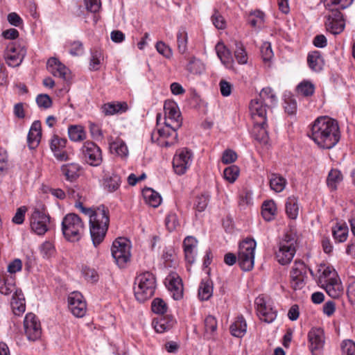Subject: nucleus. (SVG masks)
<instances>
[{
    "label": "nucleus",
    "instance_id": "obj_1",
    "mask_svg": "<svg viewBox=\"0 0 355 355\" xmlns=\"http://www.w3.org/2000/svg\"><path fill=\"white\" fill-rule=\"evenodd\" d=\"M309 136L320 148L331 149L340 139L338 123L329 116L318 117L312 125Z\"/></svg>",
    "mask_w": 355,
    "mask_h": 355
},
{
    "label": "nucleus",
    "instance_id": "obj_2",
    "mask_svg": "<svg viewBox=\"0 0 355 355\" xmlns=\"http://www.w3.org/2000/svg\"><path fill=\"white\" fill-rule=\"evenodd\" d=\"M80 211L89 216L90 235L94 245L96 247L103 241L107 231L109 211L102 205L94 209L84 207Z\"/></svg>",
    "mask_w": 355,
    "mask_h": 355
},
{
    "label": "nucleus",
    "instance_id": "obj_3",
    "mask_svg": "<svg viewBox=\"0 0 355 355\" xmlns=\"http://www.w3.org/2000/svg\"><path fill=\"white\" fill-rule=\"evenodd\" d=\"M156 287V279L150 272L138 275L134 282V293L136 300L144 302L153 297Z\"/></svg>",
    "mask_w": 355,
    "mask_h": 355
},
{
    "label": "nucleus",
    "instance_id": "obj_4",
    "mask_svg": "<svg viewBox=\"0 0 355 355\" xmlns=\"http://www.w3.org/2000/svg\"><path fill=\"white\" fill-rule=\"evenodd\" d=\"M62 232L66 240L69 242H76L82 238L85 232V225L77 214H69L62 219Z\"/></svg>",
    "mask_w": 355,
    "mask_h": 355
},
{
    "label": "nucleus",
    "instance_id": "obj_5",
    "mask_svg": "<svg viewBox=\"0 0 355 355\" xmlns=\"http://www.w3.org/2000/svg\"><path fill=\"white\" fill-rule=\"evenodd\" d=\"M256 246V241L248 238L239 244L238 264L242 270L250 271L254 268Z\"/></svg>",
    "mask_w": 355,
    "mask_h": 355
},
{
    "label": "nucleus",
    "instance_id": "obj_6",
    "mask_svg": "<svg viewBox=\"0 0 355 355\" xmlns=\"http://www.w3.org/2000/svg\"><path fill=\"white\" fill-rule=\"evenodd\" d=\"M297 241L290 234H286L278 244V250L275 252L277 261L282 265L291 262L296 252Z\"/></svg>",
    "mask_w": 355,
    "mask_h": 355
},
{
    "label": "nucleus",
    "instance_id": "obj_7",
    "mask_svg": "<svg viewBox=\"0 0 355 355\" xmlns=\"http://www.w3.org/2000/svg\"><path fill=\"white\" fill-rule=\"evenodd\" d=\"M307 270L311 275L314 277V272L312 269L308 268L302 261H295L290 273L291 286L293 290H301L306 284L307 278Z\"/></svg>",
    "mask_w": 355,
    "mask_h": 355
},
{
    "label": "nucleus",
    "instance_id": "obj_8",
    "mask_svg": "<svg viewBox=\"0 0 355 355\" xmlns=\"http://www.w3.org/2000/svg\"><path fill=\"white\" fill-rule=\"evenodd\" d=\"M178 129L173 126L165 125V128L153 132L151 139L161 147L169 148L173 146L178 143Z\"/></svg>",
    "mask_w": 355,
    "mask_h": 355
},
{
    "label": "nucleus",
    "instance_id": "obj_9",
    "mask_svg": "<svg viewBox=\"0 0 355 355\" xmlns=\"http://www.w3.org/2000/svg\"><path fill=\"white\" fill-rule=\"evenodd\" d=\"M111 251L116 264L121 268L130 260V245L128 241L123 238L117 239L113 242Z\"/></svg>",
    "mask_w": 355,
    "mask_h": 355
},
{
    "label": "nucleus",
    "instance_id": "obj_10",
    "mask_svg": "<svg viewBox=\"0 0 355 355\" xmlns=\"http://www.w3.org/2000/svg\"><path fill=\"white\" fill-rule=\"evenodd\" d=\"M29 220L31 228L36 234L42 236L49 230L50 216L38 208L34 209Z\"/></svg>",
    "mask_w": 355,
    "mask_h": 355
},
{
    "label": "nucleus",
    "instance_id": "obj_11",
    "mask_svg": "<svg viewBox=\"0 0 355 355\" xmlns=\"http://www.w3.org/2000/svg\"><path fill=\"white\" fill-rule=\"evenodd\" d=\"M193 159L192 152L187 148L178 149L173 159V167L176 174L181 175L190 167Z\"/></svg>",
    "mask_w": 355,
    "mask_h": 355
},
{
    "label": "nucleus",
    "instance_id": "obj_12",
    "mask_svg": "<svg viewBox=\"0 0 355 355\" xmlns=\"http://www.w3.org/2000/svg\"><path fill=\"white\" fill-rule=\"evenodd\" d=\"M83 159L93 166L101 165L103 161L101 148L93 141H85L81 148Z\"/></svg>",
    "mask_w": 355,
    "mask_h": 355
},
{
    "label": "nucleus",
    "instance_id": "obj_13",
    "mask_svg": "<svg viewBox=\"0 0 355 355\" xmlns=\"http://www.w3.org/2000/svg\"><path fill=\"white\" fill-rule=\"evenodd\" d=\"M257 315L260 320L270 323L277 317V311L273 309L269 300L263 296H259L255 300Z\"/></svg>",
    "mask_w": 355,
    "mask_h": 355
},
{
    "label": "nucleus",
    "instance_id": "obj_14",
    "mask_svg": "<svg viewBox=\"0 0 355 355\" xmlns=\"http://www.w3.org/2000/svg\"><path fill=\"white\" fill-rule=\"evenodd\" d=\"M26 53L24 47L16 46L14 43L9 44L4 52V58L7 64L12 67H18L22 62Z\"/></svg>",
    "mask_w": 355,
    "mask_h": 355
},
{
    "label": "nucleus",
    "instance_id": "obj_15",
    "mask_svg": "<svg viewBox=\"0 0 355 355\" xmlns=\"http://www.w3.org/2000/svg\"><path fill=\"white\" fill-rule=\"evenodd\" d=\"M24 327L28 340L34 341L40 338L42 334L40 322L33 313H28L26 315Z\"/></svg>",
    "mask_w": 355,
    "mask_h": 355
},
{
    "label": "nucleus",
    "instance_id": "obj_16",
    "mask_svg": "<svg viewBox=\"0 0 355 355\" xmlns=\"http://www.w3.org/2000/svg\"><path fill=\"white\" fill-rule=\"evenodd\" d=\"M309 348L313 355H322L324 345V331L320 328H313L308 334Z\"/></svg>",
    "mask_w": 355,
    "mask_h": 355
},
{
    "label": "nucleus",
    "instance_id": "obj_17",
    "mask_svg": "<svg viewBox=\"0 0 355 355\" xmlns=\"http://www.w3.org/2000/svg\"><path fill=\"white\" fill-rule=\"evenodd\" d=\"M345 21L343 14L338 10H331V12L327 17L325 26L328 31L337 35L343 31Z\"/></svg>",
    "mask_w": 355,
    "mask_h": 355
},
{
    "label": "nucleus",
    "instance_id": "obj_18",
    "mask_svg": "<svg viewBox=\"0 0 355 355\" xmlns=\"http://www.w3.org/2000/svg\"><path fill=\"white\" fill-rule=\"evenodd\" d=\"M164 109L165 114V125L180 128L182 125V119L180 112L175 103L172 102L165 103Z\"/></svg>",
    "mask_w": 355,
    "mask_h": 355
},
{
    "label": "nucleus",
    "instance_id": "obj_19",
    "mask_svg": "<svg viewBox=\"0 0 355 355\" xmlns=\"http://www.w3.org/2000/svg\"><path fill=\"white\" fill-rule=\"evenodd\" d=\"M69 309L76 317L81 318L86 313V303L79 292H73L68 297Z\"/></svg>",
    "mask_w": 355,
    "mask_h": 355
},
{
    "label": "nucleus",
    "instance_id": "obj_20",
    "mask_svg": "<svg viewBox=\"0 0 355 355\" xmlns=\"http://www.w3.org/2000/svg\"><path fill=\"white\" fill-rule=\"evenodd\" d=\"M270 105L263 103L257 98L252 99L250 103V112L254 122L260 121L262 123L266 121L267 110Z\"/></svg>",
    "mask_w": 355,
    "mask_h": 355
},
{
    "label": "nucleus",
    "instance_id": "obj_21",
    "mask_svg": "<svg viewBox=\"0 0 355 355\" xmlns=\"http://www.w3.org/2000/svg\"><path fill=\"white\" fill-rule=\"evenodd\" d=\"M47 68L54 76H58L64 80H67L70 78L69 69L55 58H51L48 60Z\"/></svg>",
    "mask_w": 355,
    "mask_h": 355
},
{
    "label": "nucleus",
    "instance_id": "obj_22",
    "mask_svg": "<svg viewBox=\"0 0 355 355\" xmlns=\"http://www.w3.org/2000/svg\"><path fill=\"white\" fill-rule=\"evenodd\" d=\"M81 170V166L74 162L63 164L60 167L62 175L70 182H74L78 180L80 175Z\"/></svg>",
    "mask_w": 355,
    "mask_h": 355
},
{
    "label": "nucleus",
    "instance_id": "obj_23",
    "mask_svg": "<svg viewBox=\"0 0 355 355\" xmlns=\"http://www.w3.org/2000/svg\"><path fill=\"white\" fill-rule=\"evenodd\" d=\"M166 285L168 289L173 293L175 300H180L183 294V286L181 279L175 274H171L166 278Z\"/></svg>",
    "mask_w": 355,
    "mask_h": 355
},
{
    "label": "nucleus",
    "instance_id": "obj_24",
    "mask_svg": "<svg viewBox=\"0 0 355 355\" xmlns=\"http://www.w3.org/2000/svg\"><path fill=\"white\" fill-rule=\"evenodd\" d=\"M318 273L319 274L318 279V285H324L326 282L332 281L338 277L335 269L325 263H321L318 266Z\"/></svg>",
    "mask_w": 355,
    "mask_h": 355
},
{
    "label": "nucleus",
    "instance_id": "obj_25",
    "mask_svg": "<svg viewBox=\"0 0 355 355\" xmlns=\"http://www.w3.org/2000/svg\"><path fill=\"white\" fill-rule=\"evenodd\" d=\"M42 137V128L40 121H35L29 130L27 142L30 149H35L40 144Z\"/></svg>",
    "mask_w": 355,
    "mask_h": 355
},
{
    "label": "nucleus",
    "instance_id": "obj_26",
    "mask_svg": "<svg viewBox=\"0 0 355 355\" xmlns=\"http://www.w3.org/2000/svg\"><path fill=\"white\" fill-rule=\"evenodd\" d=\"M197 244V239L192 236H187L183 241L185 260L189 264H192L195 261Z\"/></svg>",
    "mask_w": 355,
    "mask_h": 355
},
{
    "label": "nucleus",
    "instance_id": "obj_27",
    "mask_svg": "<svg viewBox=\"0 0 355 355\" xmlns=\"http://www.w3.org/2000/svg\"><path fill=\"white\" fill-rule=\"evenodd\" d=\"M267 123H261L255 121L252 130L253 135L256 140L263 144H268L269 141V136L267 130Z\"/></svg>",
    "mask_w": 355,
    "mask_h": 355
},
{
    "label": "nucleus",
    "instance_id": "obj_28",
    "mask_svg": "<svg viewBox=\"0 0 355 355\" xmlns=\"http://www.w3.org/2000/svg\"><path fill=\"white\" fill-rule=\"evenodd\" d=\"M10 304L12 312L15 315H20L25 311V299L21 291H15L12 294Z\"/></svg>",
    "mask_w": 355,
    "mask_h": 355
},
{
    "label": "nucleus",
    "instance_id": "obj_29",
    "mask_svg": "<svg viewBox=\"0 0 355 355\" xmlns=\"http://www.w3.org/2000/svg\"><path fill=\"white\" fill-rule=\"evenodd\" d=\"M307 63L312 71H320L324 64L322 53L318 51L310 52L307 56Z\"/></svg>",
    "mask_w": 355,
    "mask_h": 355
},
{
    "label": "nucleus",
    "instance_id": "obj_30",
    "mask_svg": "<svg viewBox=\"0 0 355 355\" xmlns=\"http://www.w3.org/2000/svg\"><path fill=\"white\" fill-rule=\"evenodd\" d=\"M18 291L15 285V278L13 275H5L0 278V293L8 295Z\"/></svg>",
    "mask_w": 355,
    "mask_h": 355
},
{
    "label": "nucleus",
    "instance_id": "obj_31",
    "mask_svg": "<svg viewBox=\"0 0 355 355\" xmlns=\"http://www.w3.org/2000/svg\"><path fill=\"white\" fill-rule=\"evenodd\" d=\"M128 109V106L125 102L107 103L102 107L103 112L107 116L124 113Z\"/></svg>",
    "mask_w": 355,
    "mask_h": 355
},
{
    "label": "nucleus",
    "instance_id": "obj_32",
    "mask_svg": "<svg viewBox=\"0 0 355 355\" xmlns=\"http://www.w3.org/2000/svg\"><path fill=\"white\" fill-rule=\"evenodd\" d=\"M216 51L221 62L227 67H230L234 62L232 53L223 43L218 42L216 45Z\"/></svg>",
    "mask_w": 355,
    "mask_h": 355
},
{
    "label": "nucleus",
    "instance_id": "obj_33",
    "mask_svg": "<svg viewBox=\"0 0 355 355\" xmlns=\"http://www.w3.org/2000/svg\"><path fill=\"white\" fill-rule=\"evenodd\" d=\"M110 150L112 154L125 158L128 155V149L125 143L120 138L114 141L109 139Z\"/></svg>",
    "mask_w": 355,
    "mask_h": 355
},
{
    "label": "nucleus",
    "instance_id": "obj_34",
    "mask_svg": "<svg viewBox=\"0 0 355 355\" xmlns=\"http://www.w3.org/2000/svg\"><path fill=\"white\" fill-rule=\"evenodd\" d=\"M230 332L234 337L242 338L247 331V323L242 315L238 316L231 324Z\"/></svg>",
    "mask_w": 355,
    "mask_h": 355
},
{
    "label": "nucleus",
    "instance_id": "obj_35",
    "mask_svg": "<svg viewBox=\"0 0 355 355\" xmlns=\"http://www.w3.org/2000/svg\"><path fill=\"white\" fill-rule=\"evenodd\" d=\"M320 287L324 288L327 294L332 298L338 297L341 295L343 291L338 277L332 281L326 282L324 285H320Z\"/></svg>",
    "mask_w": 355,
    "mask_h": 355
},
{
    "label": "nucleus",
    "instance_id": "obj_36",
    "mask_svg": "<svg viewBox=\"0 0 355 355\" xmlns=\"http://www.w3.org/2000/svg\"><path fill=\"white\" fill-rule=\"evenodd\" d=\"M269 184L272 191L280 193L285 189L287 180L278 173H272L269 177Z\"/></svg>",
    "mask_w": 355,
    "mask_h": 355
},
{
    "label": "nucleus",
    "instance_id": "obj_37",
    "mask_svg": "<svg viewBox=\"0 0 355 355\" xmlns=\"http://www.w3.org/2000/svg\"><path fill=\"white\" fill-rule=\"evenodd\" d=\"M213 294V283L209 278L202 279L199 288H198V297L204 301L208 300Z\"/></svg>",
    "mask_w": 355,
    "mask_h": 355
},
{
    "label": "nucleus",
    "instance_id": "obj_38",
    "mask_svg": "<svg viewBox=\"0 0 355 355\" xmlns=\"http://www.w3.org/2000/svg\"><path fill=\"white\" fill-rule=\"evenodd\" d=\"M184 58L188 60V64L186 66V69L190 73L193 74H200L205 70L204 64L200 59H198L195 56L187 57Z\"/></svg>",
    "mask_w": 355,
    "mask_h": 355
},
{
    "label": "nucleus",
    "instance_id": "obj_39",
    "mask_svg": "<svg viewBox=\"0 0 355 355\" xmlns=\"http://www.w3.org/2000/svg\"><path fill=\"white\" fill-rule=\"evenodd\" d=\"M143 196L145 201L153 207H157L162 202L160 195L150 188H146L143 190Z\"/></svg>",
    "mask_w": 355,
    "mask_h": 355
},
{
    "label": "nucleus",
    "instance_id": "obj_40",
    "mask_svg": "<svg viewBox=\"0 0 355 355\" xmlns=\"http://www.w3.org/2000/svg\"><path fill=\"white\" fill-rule=\"evenodd\" d=\"M257 98L270 106L275 105L277 101V96L270 87L263 88Z\"/></svg>",
    "mask_w": 355,
    "mask_h": 355
},
{
    "label": "nucleus",
    "instance_id": "obj_41",
    "mask_svg": "<svg viewBox=\"0 0 355 355\" xmlns=\"http://www.w3.org/2000/svg\"><path fill=\"white\" fill-rule=\"evenodd\" d=\"M286 212L288 216L291 219H295L298 216L299 207L297 199L292 196L287 198L286 202Z\"/></svg>",
    "mask_w": 355,
    "mask_h": 355
},
{
    "label": "nucleus",
    "instance_id": "obj_42",
    "mask_svg": "<svg viewBox=\"0 0 355 355\" xmlns=\"http://www.w3.org/2000/svg\"><path fill=\"white\" fill-rule=\"evenodd\" d=\"M103 54L100 49H94L91 51V58L89 61V69L97 71L100 69L101 61L103 60Z\"/></svg>",
    "mask_w": 355,
    "mask_h": 355
},
{
    "label": "nucleus",
    "instance_id": "obj_43",
    "mask_svg": "<svg viewBox=\"0 0 355 355\" xmlns=\"http://www.w3.org/2000/svg\"><path fill=\"white\" fill-rule=\"evenodd\" d=\"M178 49L180 53L184 54L187 50L188 33L186 28L181 27L177 33Z\"/></svg>",
    "mask_w": 355,
    "mask_h": 355
},
{
    "label": "nucleus",
    "instance_id": "obj_44",
    "mask_svg": "<svg viewBox=\"0 0 355 355\" xmlns=\"http://www.w3.org/2000/svg\"><path fill=\"white\" fill-rule=\"evenodd\" d=\"M69 137L71 141H80L86 138V133L81 125H71L68 129Z\"/></svg>",
    "mask_w": 355,
    "mask_h": 355
},
{
    "label": "nucleus",
    "instance_id": "obj_45",
    "mask_svg": "<svg viewBox=\"0 0 355 355\" xmlns=\"http://www.w3.org/2000/svg\"><path fill=\"white\" fill-rule=\"evenodd\" d=\"M276 211V205L273 200H267L263 203L261 214L266 220H271L275 215Z\"/></svg>",
    "mask_w": 355,
    "mask_h": 355
},
{
    "label": "nucleus",
    "instance_id": "obj_46",
    "mask_svg": "<svg viewBox=\"0 0 355 355\" xmlns=\"http://www.w3.org/2000/svg\"><path fill=\"white\" fill-rule=\"evenodd\" d=\"M343 180V175L340 171L337 169H331L329 173L327 183L329 188L332 190L337 189V185Z\"/></svg>",
    "mask_w": 355,
    "mask_h": 355
},
{
    "label": "nucleus",
    "instance_id": "obj_47",
    "mask_svg": "<svg viewBox=\"0 0 355 355\" xmlns=\"http://www.w3.org/2000/svg\"><path fill=\"white\" fill-rule=\"evenodd\" d=\"M121 182L119 175L112 174L104 180L103 185L109 192H114L119 188Z\"/></svg>",
    "mask_w": 355,
    "mask_h": 355
},
{
    "label": "nucleus",
    "instance_id": "obj_48",
    "mask_svg": "<svg viewBox=\"0 0 355 355\" xmlns=\"http://www.w3.org/2000/svg\"><path fill=\"white\" fill-rule=\"evenodd\" d=\"M332 233L334 238L336 241L339 243L344 242L347 238L348 227L345 224L338 225L333 228Z\"/></svg>",
    "mask_w": 355,
    "mask_h": 355
},
{
    "label": "nucleus",
    "instance_id": "obj_49",
    "mask_svg": "<svg viewBox=\"0 0 355 355\" xmlns=\"http://www.w3.org/2000/svg\"><path fill=\"white\" fill-rule=\"evenodd\" d=\"M217 329V320L212 315H208L205 319V336L211 338Z\"/></svg>",
    "mask_w": 355,
    "mask_h": 355
},
{
    "label": "nucleus",
    "instance_id": "obj_50",
    "mask_svg": "<svg viewBox=\"0 0 355 355\" xmlns=\"http://www.w3.org/2000/svg\"><path fill=\"white\" fill-rule=\"evenodd\" d=\"M236 49L234 56L239 64H243L248 62V55L243 44L240 42H235Z\"/></svg>",
    "mask_w": 355,
    "mask_h": 355
},
{
    "label": "nucleus",
    "instance_id": "obj_51",
    "mask_svg": "<svg viewBox=\"0 0 355 355\" xmlns=\"http://www.w3.org/2000/svg\"><path fill=\"white\" fill-rule=\"evenodd\" d=\"M40 249L42 257L46 259L53 257L55 253L54 244L49 241L44 242Z\"/></svg>",
    "mask_w": 355,
    "mask_h": 355
},
{
    "label": "nucleus",
    "instance_id": "obj_52",
    "mask_svg": "<svg viewBox=\"0 0 355 355\" xmlns=\"http://www.w3.org/2000/svg\"><path fill=\"white\" fill-rule=\"evenodd\" d=\"M152 311L157 314L163 315L167 311L166 303L161 298H155L152 302Z\"/></svg>",
    "mask_w": 355,
    "mask_h": 355
},
{
    "label": "nucleus",
    "instance_id": "obj_53",
    "mask_svg": "<svg viewBox=\"0 0 355 355\" xmlns=\"http://www.w3.org/2000/svg\"><path fill=\"white\" fill-rule=\"evenodd\" d=\"M239 168L234 165L227 167L223 171L224 178L230 183H233L239 176Z\"/></svg>",
    "mask_w": 355,
    "mask_h": 355
},
{
    "label": "nucleus",
    "instance_id": "obj_54",
    "mask_svg": "<svg viewBox=\"0 0 355 355\" xmlns=\"http://www.w3.org/2000/svg\"><path fill=\"white\" fill-rule=\"evenodd\" d=\"M264 13L259 10H254L250 12L249 18V24L252 27L260 26L263 22Z\"/></svg>",
    "mask_w": 355,
    "mask_h": 355
},
{
    "label": "nucleus",
    "instance_id": "obj_55",
    "mask_svg": "<svg viewBox=\"0 0 355 355\" xmlns=\"http://www.w3.org/2000/svg\"><path fill=\"white\" fill-rule=\"evenodd\" d=\"M314 85L309 81L302 82L297 86L298 93L304 96H310L313 95L314 93Z\"/></svg>",
    "mask_w": 355,
    "mask_h": 355
},
{
    "label": "nucleus",
    "instance_id": "obj_56",
    "mask_svg": "<svg viewBox=\"0 0 355 355\" xmlns=\"http://www.w3.org/2000/svg\"><path fill=\"white\" fill-rule=\"evenodd\" d=\"M67 139L54 135L51 141V149L54 153L56 150L64 149L66 146Z\"/></svg>",
    "mask_w": 355,
    "mask_h": 355
},
{
    "label": "nucleus",
    "instance_id": "obj_57",
    "mask_svg": "<svg viewBox=\"0 0 355 355\" xmlns=\"http://www.w3.org/2000/svg\"><path fill=\"white\" fill-rule=\"evenodd\" d=\"M165 224H166V228L170 232L175 230L176 229V227L178 226H179V220H178L176 214H175V213L168 214L165 219Z\"/></svg>",
    "mask_w": 355,
    "mask_h": 355
},
{
    "label": "nucleus",
    "instance_id": "obj_58",
    "mask_svg": "<svg viewBox=\"0 0 355 355\" xmlns=\"http://www.w3.org/2000/svg\"><path fill=\"white\" fill-rule=\"evenodd\" d=\"M341 349L342 355H355V343L352 340H343Z\"/></svg>",
    "mask_w": 355,
    "mask_h": 355
},
{
    "label": "nucleus",
    "instance_id": "obj_59",
    "mask_svg": "<svg viewBox=\"0 0 355 355\" xmlns=\"http://www.w3.org/2000/svg\"><path fill=\"white\" fill-rule=\"evenodd\" d=\"M26 211L27 207L26 206H21L19 207L12 219V223L17 225L22 224L24 221Z\"/></svg>",
    "mask_w": 355,
    "mask_h": 355
},
{
    "label": "nucleus",
    "instance_id": "obj_60",
    "mask_svg": "<svg viewBox=\"0 0 355 355\" xmlns=\"http://www.w3.org/2000/svg\"><path fill=\"white\" fill-rule=\"evenodd\" d=\"M37 105L44 109L49 108L52 105V101L47 94H39L36 98Z\"/></svg>",
    "mask_w": 355,
    "mask_h": 355
},
{
    "label": "nucleus",
    "instance_id": "obj_61",
    "mask_svg": "<svg viewBox=\"0 0 355 355\" xmlns=\"http://www.w3.org/2000/svg\"><path fill=\"white\" fill-rule=\"evenodd\" d=\"M211 20L216 28L224 29L225 28V21L218 10H214V13L211 16Z\"/></svg>",
    "mask_w": 355,
    "mask_h": 355
},
{
    "label": "nucleus",
    "instance_id": "obj_62",
    "mask_svg": "<svg viewBox=\"0 0 355 355\" xmlns=\"http://www.w3.org/2000/svg\"><path fill=\"white\" fill-rule=\"evenodd\" d=\"M209 202V196L207 194H202L196 198L195 206L198 211H203Z\"/></svg>",
    "mask_w": 355,
    "mask_h": 355
},
{
    "label": "nucleus",
    "instance_id": "obj_63",
    "mask_svg": "<svg viewBox=\"0 0 355 355\" xmlns=\"http://www.w3.org/2000/svg\"><path fill=\"white\" fill-rule=\"evenodd\" d=\"M157 51L166 58H170L172 56V51L171 48L167 46L164 42L159 41L155 45Z\"/></svg>",
    "mask_w": 355,
    "mask_h": 355
},
{
    "label": "nucleus",
    "instance_id": "obj_64",
    "mask_svg": "<svg viewBox=\"0 0 355 355\" xmlns=\"http://www.w3.org/2000/svg\"><path fill=\"white\" fill-rule=\"evenodd\" d=\"M284 109L288 114H293L297 110V103L295 99L291 97L285 98L284 100Z\"/></svg>",
    "mask_w": 355,
    "mask_h": 355
}]
</instances>
